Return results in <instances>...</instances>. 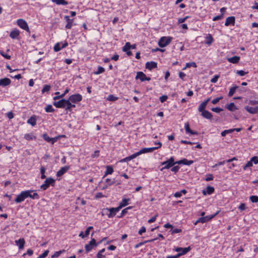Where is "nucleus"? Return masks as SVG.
<instances>
[{"instance_id":"nucleus-29","label":"nucleus","mask_w":258,"mask_h":258,"mask_svg":"<svg viewBox=\"0 0 258 258\" xmlns=\"http://www.w3.org/2000/svg\"><path fill=\"white\" fill-rule=\"evenodd\" d=\"M202 116L207 119H212L213 117L212 114L209 111L205 110L201 112Z\"/></svg>"},{"instance_id":"nucleus-15","label":"nucleus","mask_w":258,"mask_h":258,"mask_svg":"<svg viewBox=\"0 0 258 258\" xmlns=\"http://www.w3.org/2000/svg\"><path fill=\"white\" fill-rule=\"evenodd\" d=\"M115 178L110 179V178H106L105 179V182L104 183V185L101 187L102 189H105L108 187L111 186L115 184Z\"/></svg>"},{"instance_id":"nucleus-13","label":"nucleus","mask_w":258,"mask_h":258,"mask_svg":"<svg viewBox=\"0 0 258 258\" xmlns=\"http://www.w3.org/2000/svg\"><path fill=\"white\" fill-rule=\"evenodd\" d=\"M20 31L17 28H14L10 33V37L13 39H20Z\"/></svg>"},{"instance_id":"nucleus-31","label":"nucleus","mask_w":258,"mask_h":258,"mask_svg":"<svg viewBox=\"0 0 258 258\" xmlns=\"http://www.w3.org/2000/svg\"><path fill=\"white\" fill-rule=\"evenodd\" d=\"M24 139L27 141H32L36 139V137L33 133H28L24 135Z\"/></svg>"},{"instance_id":"nucleus-32","label":"nucleus","mask_w":258,"mask_h":258,"mask_svg":"<svg viewBox=\"0 0 258 258\" xmlns=\"http://www.w3.org/2000/svg\"><path fill=\"white\" fill-rule=\"evenodd\" d=\"M240 58L239 56H234L233 57L228 58L227 60L229 62L235 64L239 62Z\"/></svg>"},{"instance_id":"nucleus-55","label":"nucleus","mask_w":258,"mask_h":258,"mask_svg":"<svg viewBox=\"0 0 258 258\" xmlns=\"http://www.w3.org/2000/svg\"><path fill=\"white\" fill-rule=\"evenodd\" d=\"M180 169V167L179 166H173L172 167L171 169V171L175 173H177V172H178L179 170Z\"/></svg>"},{"instance_id":"nucleus-25","label":"nucleus","mask_w":258,"mask_h":258,"mask_svg":"<svg viewBox=\"0 0 258 258\" xmlns=\"http://www.w3.org/2000/svg\"><path fill=\"white\" fill-rule=\"evenodd\" d=\"M37 117V116L33 115L31 116L27 121V123L31 124L32 126H35L36 124Z\"/></svg>"},{"instance_id":"nucleus-54","label":"nucleus","mask_w":258,"mask_h":258,"mask_svg":"<svg viewBox=\"0 0 258 258\" xmlns=\"http://www.w3.org/2000/svg\"><path fill=\"white\" fill-rule=\"evenodd\" d=\"M49 253L48 250H45L42 254H41L38 258H44L46 257Z\"/></svg>"},{"instance_id":"nucleus-62","label":"nucleus","mask_w":258,"mask_h":258,"mask_svg":"<svg viewBox=\"0 0 258 258\" xmlns=\"http://www.w3.org/2000/svg\"><path fill=\"white\" fill-rule=\"evenodd\" d=\"M189 17L186 16L184 18H180L178 19V23L179 24H181L184 23Z\"/></svg>"},{"instance_id":"nucleus-47","label":"nucleus","mask_w":258,"mask_h":258,"mask_svg":"<svg viewBox=\"0 0 258 258\" xmlns=\"http://www.w3.org/2000/svg\"><path fill=\"white\" fill-rule=\"evenodd\" d=\"M45 111L46 112H53L54 111V108L52 107L51 105H47L45 107Z\"/></svg>"},{"instance_id":"nucleus-3","label":"nucleus","mask_w":258,"mask_h":258,"mask_svg":"<svg viewBox=\"0 0 258 258\" xmlns=\"http://www.w3.org/2000/svg\"><path fill=\"white\" fill-rule=\"evenodd\" d=\"M220 211H218L214 214L208 215L205 217H201L195 222L194 224L197 225L199 223H205L207 222L214 218L216 216H217L220 213Z\"/></svg>"},{"instance_id":"nucleus-23","label":"nucleus","mask_w":258,"mask_h":258,"mask_svg":"<svg viewBox=\"0 0 258 258\" xmlns=\"http://www.w3.org/2000/svg\"><path fill=\"white\" fill-rule=\"evenodd\" d=\"M130 199L129 198H123L121 201L119 203L118 206L117 207L119 210L123 207L128 205L130 203Z\"/></svg>"},{"instance_id":"nucleus-41","label":"nucleus","mask_w":258,"mask_h":258,"mask_svg":"<svg viewBox=\"0 0 258 258\" xmlns=\"http://www.w3.org/2000/svg\"><path fill=\"white\" fill-rule=\"evenodd\" d=\"M238 88V86H235L234 87H231L229 91L228 96L229 97H231L233 95V94L235 93L236 89Z\"/></svg>"},{"instance_id":"nucleus-60","label":"nucleus","mask_w":258,"mask_h":258,"mask_svg":"<svg viewBox=\"0 0 258 258\" xmlns=\"http://www.w3.org/2000/svg\"><path fill=\"white\" fill-rule=\"evenodd\" d=\"M33 254V250H32L31 249H28L27 250V252L26 253H24L23 254V257H25L27 254L29 255V256H31L32 255V254Z\"/></svg>"},{"instance_id":"nucleus-8","label":"nucleus","mask_w":258,"mask_h":258,"mask_svg":"<svg viewBox=\"0 0 258 258\" xmlns=\"http://www.w3.org/2000/svg\"><path fill=\"white\" fill-rule=\"evenodd\" d=\"M65 135L58 136L55 138H52L49 137L46 133L43 134L42 135V138L43 139L46 141L47 142L50 143L51 144H53L55 142L57 141V140L60 139L61 137H64Z\"/></svg>"},{"instance_id":"nucleus-10","label":"nucleus","mask_w":258,"mask_h":258,"mask_svg":"<svg viewBox=\"0 0 258 258\" xmlns=\"http://www.w3.org/2000/svg\"><path fill=\"white\" fill-rule=\"evenodd\" d=\"M98 243H96V240L94 238H92L89 243L86 244L85 248L87 252L90 251L94 247L97 246Z\"/></svg>"},{"instance_id":"nucleus-58","label":"nucleus","mask_w":258,"mask_h":258,"mask_svg":"<svg viewBox=\"0 0 258 258\" xmlns=\"http://www.w3.org/2000/svg\"><path fill=\"white\" fill-rule=\"evenodd\" d=\"M220 78L219 75H216L211 80V82L215 83L218 81V79Z\"/></svg>"},{"instance_id":"nucleus-61","label":"nucleus","mask_w":258,"mask_h":258,"mask_svg":"<svg viewBox=\"0 0 258 258\" xmlns=\"http://www.w3.org/2000/svg\"><path fill=\"white\" fill-rule=\"evenodd\" d=\"M181 232V229L172 228V229L171 230V232L172 234L178 233Z\"/></svg>"},{"instance_id":"nucleus-2","label":"nucleus","mask_w":258,"mask_h":258,"mask_svg":"<svg viewBox=\"0 0 258 258\" xmlns=\"http://www.w3.org/2000/svg\"><path fill=\"white\" fill-rule=\"evenodd\" d=\"M193 163L194 161L192 160H188L186 158H183L180 160L175 162L174 157L172 156L168 160L161 163V165H164V166L161 168V170L163 171L165 169H168L176 164L190 165Z\"/></svg>"},{"instance_id":"nucleus-14","label":"nucleus","mask_w":258,"mask_h":258,"mask_svg":"<svg viewBox=\"0 0 258 258\" xmlns=\"http://www.w3.org/2000/svg\"><path fill=\"white\" fill-rule=\"evenodd\" d=\"M68 46V43L66 41L64 42H57L56 43L53 47V50L55 52H58L61 49L64 48Z\"/></svg>"},{"instance_id":"nucleus-49","label":"nucleus","mask_w":258,"mask_h":258,"mask_svg":"<svg viewBox=\"0 0 258 258\" xmlns=\"http://www.w3.org/2000/svg\"><path fill=\"white\" fill-rule=\"evenodd\" d=\"M0 54L7 59H10L11 58L10 55L2 50H0Z\"/></svg>"},{"instance_id":"nucleus-16","label":"nucleus","mask_w":258,"mask_h":258,"mask_svg":"<svg viewBox=\"0 0 258 258\" xmlns=\"http://www.w3.org/2000/svg\"><path fill=\"white\" fill-rule=\"evenodd\" d=\"M26 199V198L25 192L24 190L21 191L20 194L17 195L16 198L15 200V202L17 203H20L23 202Z\"/></svg>"},{"instance_id":"nucleus-24","label":"nucleus","mask_w":258,"mask_h":258,"mask_svg":"<svg viewBox=\"0 0 258 258\" xmlns=\"http://www.w3.org/2000/svg\"><path fill=\"white\" fill-rule=\"evenodd\" d=\"M184 128L186 134H190L191 135H198V133L194 131L190 128L189 124L188 122L184 123Z\"/></svg>"},{"instance_id":"nucleus-4","label":"nucleus","mask_w":258,"mask_h":258,"mask_svg":"<svg viewBox=\"0 0 258 258\" xmlns=\"http://www.w3.org/2000/svg\"><path fill=\"white\" fill-rule=\"evenodd\" d=\"M172 39L173 38L170 36H162L159 40L158 44L161 48L166 47L171 43Z\"/></svg>"},{"instance_id":"nucleus-12","label":"nucleus","mask_w":258,"mask_h":258,"mask_svg":"<svg viewBox=\"0 0 258 258\" xmlns=\"http://www.w3.org/2000/svg\"><path fill=\"white\" fill-rule=\"evenodd\" d=\"M105 210L109 212L108 214H106L109 218L114 217L116 215V213L119 211V209L118 207L106 208Z\"/></svg>"},{"instance_id":"nucleus-42","label":"nucleus","mask_w":258,"mask_h":258,"mask_svg":"<svg viewBox=\"0 0 258 258\" xmlns=\"http://www.w3.org/2000/svg\"><path fill=\"white\" fill-rule=\"evenodd\" d=\"M105 72V69L104 68L101 66H98L97 68V71L94 72V74L95 75H99L100 74L103 73Z\"/></svg>"},{"instance_id":"nucleus-19","label":"nucleus","mask_w":258,"mask_h":258,"mask_svg":"<svg viewBox=\"0 0 258 258\" xmlns=\"http://www.w3.org/2000/svg\"><path fill=\"white\" fill-rule=\"evenodd\" d=\"M70 169V166H65L60 168V169L56 172V176L60 177L66 173Z\"/></svg>"},{"instance_id":"nucleus-22","label":"nucleus","mask_w":258,"mask_h":258,"mask_svg":"<svg viewBox=\"0 0 258 258\" xmlns=\"http://www.w3.org/2000/svg\"><path fill=\"white\" fill-rule=\"evenodd\" d=\"M235 23V18L234 16L228 17L226 18L225 25L226 26H228L229 25L234 26Z\"/></svg>"},{"instance_id":"nucleus-9","label":"nucleus","mask_w":258,"mask_h":258,"mask_svg":"<svg viewBox=\"0 0 258 258\" xmlns=\"http://www.w3.org/2000/svg\"><path fill=\"white\" fill-rule=\"evenodd\" d=\"M25 192L26 199L30 198L33 200H38L40 198L39 195L33 190H24Z\"/></svg>"},{"instance_id":"nucleus-37","label":"nucleus","mask_w":258,"mask_h":258,"mask_svg":"<svg viewBox=\"0 0 258 258\" xmlns=\"http://www.w3.org/2000/svg\"><path fill=\"white\" fill-rule=\"evenodd\" d=\"M51 1L57 5L66 6L68 4V2L66 0H51Z\"/></svg>"},{"instance_id":"nucleus-64","label":"nucleus","mask_w":258,"mask_h":258,"mask_svg":"<svg viewBox=\"0 0 258 258\" xmlns=\"http://www.w3.org/2000/svg\"><path fill=\"white\" fill-rule=\"evenodd\" d=\"M251 161L255 164H258V157L253 156L251 158Z\"/></svg>"},{"instance_id":"nucleus-43","label":"nucleus","mask_w":258,"mask_h":258,"mask_svg":"<svg viewBox=\"0 0 258 258\" xmlns=\"http://www.w3.org/2000/svg\"><path fill=\"white\" fill-rule=\"evenodd\" d=\"M65 252L64 249H62L59 251H57L54 252V253L51 255V258H55L58 257L60 254H61L62 253H64Z\"/></svg>"},{"instance_id":"nucleus-27","label":"nucleus","mask_w":258,"mask_h":258,"mask_svg":"<svg viewBox=\"0 0 258 258\" xmlns=\"http://www.w3.org/2000/svg\"><path fill=\"white\" fill-rule=\"evenodd\" d=\"M214 41V38L211 34H208L205 37V43L211 45Z\"/></svg>"},{"instance_id":"nucleus-21","label":"nucleus","mask_w":258,"mask_h":258,"mask_svg":"<svg viewBox=\"0 0 258 258\" xmlns=\"http://www.w3.org/2000/svg\"><path fill=\"white\" fill-rule=\"evenodd\" d=\"M139 153L138 152L132 154V155L131 156H129L128 157H126L122 159H121L120 162H127L128 161H130L131 160H132V159L136 158L137 157H138V156H139Z\"/></svg>"},{"instance_id":"nucleus-50","label":"nucleus","mask_w":258,"mask_h":258,"mask_svg":"<svg viewBox=\"0 0 258 258\" xmlns=\"http://www.w3.org/2000/svg\"><path fill=\"white\" fill-rule=\"evenodd\" d=\"M233 132V130H231V129L226 130H224L223 132H222L221 135L222 137H225L227 134H230Z\"/></svg>"},{"instance_id":"nucleus-57","label":"nucleus","mask_w":258,"mask_h":258,"mask_svg":"<svg viewBox=\"0 0 258 258\" xmlns=\"http://www.w3.org/2000/svg\"><path fill=\"white\" fill-rule=\"evenodd\" d=\"M223 17H224L223 13H222L220 15H218V16L213 17V21H216L220 20H221L222 19H223Z\"/></svg>"},{"instance_id":"nucleus-56","label":"nucleus","mask_w":258,"mask_h":258,"mask_svg":"<svg viewBox=\"0 0 258 258\" xmlns=\"http://www.w3.org/2000/svg\"><path fill=\"white\" fill-rule=\"evenodd\" d=\"M93 229V227L92 226H89L85 230V236H86L87 237L89 234H90V230Z\"/></svg>"},{"instance_id":"nucleus-40","label":"nucleus","mask_w":258,"mask_h":258,"mask_svg":"<svg viewBox=\"0 0 258 258\" xmlns=\"http://www.w3.org/2000/svg\"><path fill=\"white\" fill-rule=\"evenodd\" d=\"M207 104H206V102H202L199 106L198 110L199 112H202L205 110V108L207 107Z\"/></svg>"},{"instance_id":"nucleus-6","label":"nucleus","mask_w":258,"mask_h":258,"mask_svg":"<svg viewBox=\"0 0 258 258\" xmlns=\"http://www.w3.org/2000/svg\"><path fill=\"white\" fill-rule=\"evenodd\" d=\"M55 180L52 177H48L44 181V183L40 186V188L43 190H46L50 185L54 186Z\"/></svg>"},{"instance_id":"nucleus-39","label":"nucleus","mask_w":258,"mask_h":258,"mask_svg":"<svg viewBox=\"0 0 258 258\" xmlns=\"http://www.w3.org/2000/svg\"><path fill=\"white\" fill-rule=\"evenodd\" d=\"M157 239H158V238H156L151 239H150V240H146V241H145L144 242L139 243H138L137 244H136L135 246V248H139V247H140L141 246H142V245H143L145 243H148V242H153V241H155V240H156Z\"/></svg>"},{"instance_id":"nucleus-1","label":"nucleus","mask_w":258,"mask_h":258,"mask_svg":"<svg viewBox=\"0 0 258 258\" xmlns=\"http://www.w3.org/2000/svg\"><path fill=\"white\" fill-rule=\"evenodd\" d=\"M82 96L78 93L71 95L69 99H61L58 101H54L53 105L58 108H64L67 112H72V109L76 107L75 104L82 100Z\"/></svg>"},{"instance_id":"nucleus-63","label":"nucleus","mask_w":258,"mask_h":258,"mask_svg":"<svg viewBox=\"0 0 258 258\" xmlns=\"http://www.w3.org/2000/svg\"><path fill=\"white\" fill-rule=\"evenodd\" d=\"M168 96L167 95H162L159 98V100L161 103H163L167 100Z\"/></svg>"},{"instance_id":"nucleus-20","label":"nucleus","mask_w":258,"mask_h":258,"mask_svg":"<svg viewBox=\"0 0 258 258\" xmlns=\"http://www.w3.org/2000/svg\"><path fill=\"white\" fill-rule=\"evenodd\" d=\"M245 109L250 114H257L258 113V106L255 107H251L249 106H246L244 107Z\"/></svg>"},{"instance_id":"nucleus-35","label":"nucleus","mask_w":258,"mask_h":258,"mask_svg":"<svg viewBox=\"0 0 258 258\" xmlns=\"http://www.w3.org/2000/svg\"><path fill=\"white\" fill-rule=\"evenodd\" d=\"M16 244L18 245L19 249L23 248L25 244V240L23 238H20L18 240H16Z\"/></svg>"},{"instance_id":"nucleus-26","label":"nucleus","mask_w":258,"mask_h":258,"mask_svg":"<svg viewBox=\"0 0 258 258\" xmlns=\"http://www.w3.org/2000/svg\"><path fill=\"white\" fill-rule=\"evenodd\" d=\"M11 83L10 79L5 78L0 79V86L6 87L9 85Z\"/></svg>"},{"instance_id":"nucleus-30","label":"nucleus","mask_w":258,"mask_h":258,"mask_svg":"<svg viewBox=\"0 0 258 258\" xmlns=\"http://www.w3.org/2000/svg\"><path fill=\"white\" fill-rule=\"evenodd\" d=\"M157 67V64L154 61L147 62L146 63V68L149 70H151L153 69L156 68Z\"/></svg>"},{"instance_id":"nucleus-36","label":"nucleus","mask_w":258,"mask_h":258,"mask_svg":"<svg viewBox=\"0 0 258 258\" xmlns=\"http://www.w3.org/2000/svg\"><path fill=\"white\" fill-rule=\"evenodd\" d=\"M215 189L213 186H208L206 188V191H203L204 195L206 194L208 195H211L214 192Z\"/></svg>"},{"instance_id":"nucleus-28","label":"nucleus","mask_w":258,"mask_h":258,"mask_svg":"<svg viewBox=\"0 0 258 258\" xmlns=\"http://www.w3.org/2000/svg\"><path fill=\"white\" fill-rule=\"evenodd\" d=\"M114 172L113 168L111 165H107L106 166V171L104 172V175H103V178H104L105 176L108 175H110L113 173Z\"/></svg>"},{"instance_id":"nucleus-59","label":"nucleus","mask_w":258,"mask_h":258,"mask_svg":"<svg viewBox=\"0 0 258 258\" xmlns=\"http://www.w3.org/2000/svg\"><path fill=\"white\" fill-rule=\"evenodd\" d=\"M118 98L113 95H109L108 97V100L110 101H114L117 100Z\"/></svg>"},{"instance_id":"nucleus-51","label":"nucleus","mask_w":258,"mask_h":258,"mask_svg":"<svg viewBox=\"0 0 258 258\" xmlns=\"http://www.w3.org/2000/svg\"><path fill=\"white\" fill-rule=\"evenodd\" d=\"M248 72H245L243 70H237L236 71V74L240 76H244L246 74H248Z\"/></svg>"},{"instance_id":"nucleus-33","label":"nucleus","mask_w":258,"mask_h":258,"mask_svg":"<svg viewBox=\"0 0 258 258\" xmlns=\"http://www.w3.org/2000/svg\"><path fill=\"white\" fill-rule=\"evenodd\" d=\"M190 250V247L189 246L184 248H181L180 252H179L177 254V256L179 257L182 255H184L187 253Z\"/></svg>"},{"instance_id":"nucleus-48","label":"nucleus","mask_w":258,"mask_h":258,"mask_svg":"<svg viewBox=\"0 0 258 258\" xmlns=\"http://www.w3.org/2000/svg\"><path fill=\"white\" fill-rule=\"evenodd\" d=\"M130 43L127 42H126L125 45L123 46L122 50L123 52H126L128 50H130Z\"/></svg>"},{"instance_id":"nucleus-34","label":"nucleus","mask_w":258,"mask_h":258,"mask_svg":"<svg viewBox=\"0 0 258 258\" xmlns=\"http://www.w3.org/2000/svg\"><path fill=\"white\" fill-rule=\"evenodd\" d=\"M226 108L230 111H234L238 109L234 103H230L227 104Z\"/></svg>"},{"instance_id":"nucleus-5","label":"nucleus","mask_w":258,"mask_h":258,"mask_svg":"<svg viewBox=\"0 0 258 258\" xmlns=\"http://www.w3.org/2000/svg\"><path fill=\"white\" fill-rule=\"evenodd\" d=\"M155 144L158 145V146L157 147H151V148H144L141 149L139 151H138L139 155H141L142 154H145L147 153L152 152L155 150H157L159 148H160L162 147V143L160 142L155 143Z\"/></svg>"},{"instance_id":"nucleus-7","label":"nucleus","mask_w":258,"mask_h":258,"mask_svg":"<svg viewBox=\"0 0 258 258\" xmlns=\"http://www.w3.org/2000/svg\"><path fill=\"white\" fill-rule=\"evenodd\" d=\"M17 24L21 29L30 33V29L27 22L22 19H19L17 20Z\"/></svg>"},{"instance_id":"nucleus-18","label":"nucleus","mask_w":258,"mask_h":258,"mask_svg":"<svg viewBox=\"0 0 258 258\" xmlns=\"http://www.w3.org/2000/svg\"><path fill=\"white\" fill-rule=\"evenodd\" d=\"M64 19L67 22L65 28L67 29H71L73 26L74 19H70V17L69 16H65Z\"/></svg>"},{"instance_id":"nucleus-17","label":"nucleus","mask_w":258,"mask_h":258,"mask_svg":"<svg viewBox=\"0 0 258 258\" xmlns=\"http://www.w3.org/2000/svg\"><path fill=\"white\" fill-rule=\"evenodd\" d=\"M26 199V198L25 192L24 190L21 191L20 194L17 195L16 198L15 200V202L17 203H20L23 202Z\"/></svg>"},{"instance_id":"nucleus-11","label":"nucleus","mask_w":258,"mask_h":258,"mask_svg":"<svg viewBox=\"0 0 258 258\" xmlns=\"http://www.w3.org/2000/svg\"><path fill=\"white\" fill-rule=\"evenodd\" d=\"M136 80H140L141 82H144L145 81H149L151 80V78L150 77H148L146 75L142 72H138L137 73V75L135 77Z\"/></svg>"},{"instance_id":"nucleus-38","label":"nucleus","mask_w":258,"mask_h":258,"mask_svg":"<svg viewBox=\"0 0 258 258\" xmlns=\"http://www.w3.org/2000/svg\"><path fill=\"white\" fill-rule=\"evenodd\" d=\"M70 91V89L67 88L64 91V93L62 94H60L59 96H54L53 97V99L54 100H56L59 99L60 98H62L67 94H68Z\"/></svg>"},{"instance_id":"nucleus-44","label":"nucleus","mask_w":258,"mask_h":258,"mask_svg":"<svg viewBox=\"0 0 258 258\" xmlns=\"http://www.w3.org/2000/svg\"><path fill=\"white\" fill-rule=\"evenodd\" d=\"M40 173H41V178L45 179L46 178V175H45V173L46 171V168L43 166H41L40 167Z\"/></svg>"},{"instance_id":"nucleus-52","label":"nucleus","mask_w":258,"mask_h":258,"mask_svg":"<svg viewBox=\"0 0 258 258\" xmlns=\"http://www.w3.org/2000/svg\"><path fill=\"white\" fill-rule=\"evenodd\" d=\"M250 200L252 203H257L258 202V196H251L250 197Z\"/></svg>"},{"instance_id":"nucleus-45","label":"nucleus","mask_w":258,"mask_h":258,"mask_svg":"<svg viewBox=\"0 0 258 258\" xmlns=\"http://www.w3.org/2000/svg\"><path fill=\"white\" fill-rule=\"evenodd\" d=\"M197 67V64L195 62H187L186 63L185 67L183 69V70H184L187 68L194 67L196 68Z\"/></svg>"},{"instance_id":"nucleus-46","label":"nucleus","mask_w":258,"mask_h":258,"mask_svg":"<svg viewBox=\"0 0 258 258\" xmlns=\"http://www.w3.org/2000/svg\"><path fill=\"white\" fill-rule=\"evenodd\" d=\"M50 89L51 86L49 85H45L42 89V93L43 94L45 92H48Z\"/></svg>"},{"instance_id":"nucleus-53","label":"nucleus","mask_w":258,"mask_h":258,"mask_svg":"<svg viewBox=\"0 0 258 258\" xmlns=\"http://www.w3.org/2000/svg\"><path fill=\"white\" fill-rule=\"evenodd\" d=\"M252 162L250 159V160L248 161L247 163L243 166V169L245 170L247 169V168L252 166Z\"/></svg>"}]
</instances>
